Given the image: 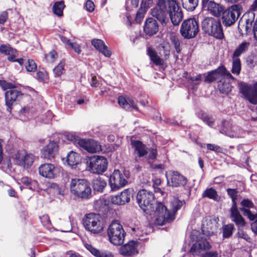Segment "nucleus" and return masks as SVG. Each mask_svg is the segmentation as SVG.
Listing matches in <instances>:
<instances>
[{
    "instance_id": "nucleus-1",
    "label": "nucleus",
    "mask_w": 257,
    "mask_h": 257,
    "mask_svg": "<svg viewBox=\"0 0 257 257\" xmlns=\"http://www.w3.org/2000/svg\"><path fill=\"white\" fill-rule=\"evenodd\" d=\"M218 223L216 220L210 216L204 218L202 220V237L200 236L197 241L192 245L190 249V253L193 255H199L201 251L208 250L211 248L207 238H204L203 236L206 235L208 237L213 234L218 227Z\"/></svg>"
},
{
    "instance_id": "nucleus-2",
    "label": "nucleus",
    "mask_w": 257,
    "mask_h": 257,
    "mask_svg": "<svg viewBox=\"0 0 257 257\" xmlns=\"http://www.w3.org/2000/svg\"><path fill=\"white\" fill-rule=\"evenodd\" d=\"M184 203V201L174 198L171 202V211H168L162 203H157L153 215L155 224L163 225L173 221L175 219L176 213L181 208Z\"/></svg>"
},
{
    "instance_id": "nucleus-3",
    "label": "nucleus",
    "mask_w": 257,
    "mask_h": 257,
    "mask_svg": "<svg viewBox=\"0 0 257 257\" xmlns=\"http://www.w3.org/2000/svg\"><path fill=\"white\" fill-rule=\"evenodd\" d=\"M150 13L152 16H183L181 9L175 0H158Z\"/></svg>"
},
{
    "instance_id": "nucleus-4",
    "label": "nucleus",
    "mask_w": 257,
    "mask_h": 257,
    "mask_svg": "<svg viewBox=\"0 0 257 257\" xmlns=\"http://www.w3.org/2000/svg\"><path fill=\"white\" fill-rule=\"evenodd\" d=\"M0 86L4 89H9L5 92V101L8 110L10 111L13 106L22 98L24 94L15 84L5 80H0Z\"/></svg>"
},
{
    "instance_id": "nucleus-5",
    "label": "nucleus",
    "mask_w": 257,
    "mask_h": 257,
    "mask_svg": "<svg viewBox=\"0 0 257 257\" xmlns=\"http://www.w3.org/2000/svg\"><path fill=\"white\" fill-rule=\"evenodd\" d=\"M70 188L71 192L79 198L88 199L91 197V189L89 182L86 179H71Z\"/></svg>"
},
{
    "instance_id": "nucleus-6",
    "label": "nucleus",
    "mask_w": 257,
    "mask_h": 257,
    "mask_svg": "<svg viewBox=\"0 0 257 257\" xmlns=\"http://www.w3.org/2000/svg\"><path fill=\"white\" fill-rule=\"evenodd\" d=\"M202 28L206 34L216 39H221L223 38L221 23L213 17H205L202 22Z\"/></svg>"
},
{
    "instance_id": "nucleus-7",
    "label": "nucleus",
    "mask_w": 257,
    "mask_h": 257,
    "mask_svg": "<svg viewBox=\"0 0 257 257\" xmlns=\"http://www.w3.org/2000/svg\"><path fill=\"white\" fill-rule=\"evenodd\" d=\"M84 228L93 234H98L102 231L104 224L101 216L97 214L89 213L83 219Z\"/></svg>"
},
{
    "instance_id": "nucleus-8",
    "label": "nucleus",
    "mask_w": 257,
    "mask_h": 257,
    "mask_svg": "<svg viewBox=\"0 0 257 257\" xmlns=\"http://www.w3.org/2000/svg\"><path fill=\"white\" fill-rule=\"evenodd\" d=\"M107 234L110 242L113 244L119 245L123 243L125 233L118 221L114 220L110 224Z\"/></svg>"
},
{
    "instance_id": "nucleus-9",
    "label": "nucleus",
    "mask_w": 257,
    "mask_h": 257,
    "mask_svg": "<svg viewBox=\"0 0 257 257\" xmlns=\"http://www.w3.org/2000/svg\"><path fill=\"white\" fill-rule=\"evenodd\" d=\"M227 192L228 195L231 197L232 204L230 209V217L232 221L238 227H243L245 225V221L240 213L237 208L236 200L237 199V194L238 191L235 189H227Z\"/></svg>"
},
{
    "instance_id": "nucleus-10",
    "label": "nucleus",
    "mask_w": 257,
    "mask_h": 257,
    "mask_svg": "<svg viewBox=\"0 0 257 257\" xmlns=\"http://www.w3.org/2000/svg\"><path fill=\"white\" fill-rule=\"evenodd\" d=\"M137 201L140 207L148 213L153 208V205L155 202L154 195L152 192L143 189L138 193Z\"/></svg>"
},
{
    "instance_id": "nucleus-11",
    "label": "nucleus",
    "mask_w": 257,
    "mask_h": 257,
    "mask_svg": "<svg viewBox=\"0 0 257 257\" xmlns=\"http://www.w3.org/2000/svg\"><path fill=\"white\" fill-rule=\"evenodd\" d=\"M182 36L186 39L194 38L199 31V26L194 17L190 18L184 21L180 28Z\"/></svg>"
},
{
    "instance_id": "nucleus-12",
    "label": "nucleus",
    "mask_w": 257,
    "mask_h": 257,
    "mask_svg": "<svg viewBox=\"0 0 257 257\" xmlns=\"http://www.w3.org/2000/svg\"><path fill=\"white\" fill-rule=\"evenodd\" d=\"M88 170L94 174H101L106 171L108 162L102 156H93L87 161Z\"/></svg>"
},
{
    "instance_id": "nucleus-13",
    "label": "nucleus",
    "mask_w": 257,
    "mask_h": 257,
    "mask_svg": "<svg viewBox=\"0 0 257 257\" xmlns=\"http://www.w3.org/2000/svg\"><path fill=\"white\" fill-rule=\"evenodd\" d=\"M15 163L25 168H28L32 166L35 156L32 154H28L24 150L19 151L13 156Z\"/></svg>"
},
{
    "instance_id": "nucleus-14",
    "label": "nucleus",
    "mask_w": 257,
    "mask_h": 257,
    "mask_svg": "<svg viewBox=\"0 0 257 257\" xmlns=\"http://www.w3.org/2000/svg\"><path fill=\"white\" fill-rule=\"evenodd\" d=\"M240 92L252 104H257V82L252 85L240 84Z\"/></svg>"
},
{
    "instance_id": "nucleus-15",
    "label": "nucleus",
    "mask_w": 257,
    "mask_h": 257,
    "mask_svg": "<svg viewBox=\"0 0 257 257\" xmlns=\"http://www.w3.org/2000/svg\"><path fill=\"white\" fill-rule=\"evenodd\" d=\"M240 205V210L249 220L253 221L257 218V209L251 200L246 198L243 199Z\"/></svg>"
},
{
    "instance_id": "nucleus-16",
    "label": "nucleus",
    "mask_w": 257,
    "mask_h": 257,
    "mask_svg": "<svg viewBox=\"0 0 257 257\" xmlns=\"http://www.w3.org/2000/svg\"><path fill=\"white\" fill-rule=\"evenodd\" d=\"M127 183L124 175L118 170H115L110 175L109 183L112 190H117L125 186Z\"/></svg>"
},
{
    "instance_id": "nucleus-17",
    "label": "nucleus",
    "mask_w": 257,
    "mask_h": 257,
    "mask_svg": "<svg viewBox=\"0 0 257 257\" xmlns=\"http://www.w3.org/2000/svg\"><path fill=\"white\" fill-rule=\"evenodd\" d=\"M79 145L88 152L95 153L101 150V146L93 140L80 139L78 141Z\"/></svg>"
},
{
    "instance_id": "nucleus-18",
    "label": "nucleus",
    "mask_w": 257,
    "mask_h": 257,
    "mask_svg": "<svg viewBox=\"0 0 257 257\" xmlns=\"http://www.w3.org/2000/svg\"><path fill=\"white\" fill-rule=\"evenodd\" d=\"M167 183L170 186L179 187L187 184L186 178L177 171L170 172L169 178L167 177Z\"/></svg>"
},
{
    "instance_id": "nucleus-19",
    "label": "nucleus",
    "mask_w": 257,
    "mask_h": 257,
    "mask_svg": "<svg viewBox=\"0 0 257 257\" xmlns=\"http://www.w3.org/2000/svg\"><path fill=\"white\" fill-rule=\"evenodd\" d=\"M39 172L41 176L47 179L54 178L57 175V169L52 164H42L39 168Z\"/></svg>"
},
{
    "instance_id": "nucleus-20",
    "label": "nucleus",
    "mask_w": 257,
    "mask_h": 257,
    "mask_svg": "<svg viewBox=\"0 0 257 257\" xmlns=\"http://www.w3.org/2000/svg\"><path fill=\"white\" fill-rule=\"evenodd\" d=\"M58 150V145L54 142H50L42 150V156L45 159L50 160L54 158Z\"/></svg>"
},
{
    "instance_id": "nucleus-21",
    "label": "nucleus",
    "mask_w": 257,
    "mask_h": 257,
    "mask_svg": "<svg viewBox=\"0 0 257 257\" xmlns=\"http://www.w3.org/2000/svg\"><path fill=\"white\" fill-rule=\"evenodd\" d=\"M203 11H208L213 16H223L225 12L224 8L220 4H216L214 2L210 1L205 9Z\"/></svg>"
},
{
    "instance_id": "nucleus-22",
    "label": "nucleus",
    "mask_w": 257,
    "mask_h": 257,
    "mask_svg": "<svg viewBox=\"0 0 257 257\" xmlns=\"http://www.w3.org/2000/svg\"><path fill=\"white\" fill-rule=\"evenodd\" d=\"M137 246L135 241H130L120 248L119 253L124 256L134 255L138 253Z\"/></svg>"
},
{
    "instance_id": "nucleus-23",
    "label": "nucleus",
    "mask_w": 257,
    "mask_h": 257,
    "mask_svg": "<svg viewBox=\"0 0 257 257\" xmlns=\"http://www.w3.org/2000/svg\"><path fill=\"white\" fill-rule=\"evenodd\" d=\"M92 45L98 51L101 53L104 56L110 57L111 52L108 48L105 45L104 42L98 39H93L91 41Z\"/></svg>"
},
{
    "instance_id": "nucleus-24",
    "label": "nucleus",
    "mask_w": 257,
    "mask_h": 257,
    "mask_svg": "<svg viewBox=\"0 0 257 257\" xmlns=\"http://www.w3.org/2000/svg\"><path fill=\"white\" fill-rule=\"evenodd\" d=\"M132 196L131 191L129 189H125L119 195H116L112 197V203L117 205H122L128 202Z\"/></svg>"
},
{
    "instance_id": "nucleus-25",
    "label": "nucleus",
    "mask_w": 257,
    "mask_h": 257,
    "mask_svg": "<svg viewBox=\"0 0 257 257\" xmlns=\"http://www.w3.org/2000/svg\"><path fill=\"white\" fill-rule=\"evenodd\" d=\"M144 31L147 35L151 36L158 31V24L156 20L152 17L148 18L146 21Z\"/></svg>"
},
{
    "instance_id": "nucleus-26",
    "label": "nucleus",
    "mask_w": 257,
    "mask_h": 257,
    "mask_svg": "<svg viewBox=\"0 0 257 257\" xmlns=\"http://www.w3.org/2000/svg\"><path fill=\"white\" fill-rule=\"evenodd\" d=\"M220 132L230 138H241L244 134V132L242 129L236 126H231L229 129L223 128Z\"/></svg>"
},
{
    "instance_id": "nucleus-27",
    "label": "nucleus",
    "mask_w": 257,
    "mask_h": 257,
    "mask_svg": "<svg viewBox=\"0 0 257 257\" xmlns=\"http://www.w3.org/2000/svg\"><path fill=\"white\" fill-rule=\"evenodd\" d=\"M118 102L121 107L126 110H131L132 108L137 110V107L132 98L119 96Z\"/></svg>"
},
{
    "instance_id": "nucleus-28",
    "label": "nucleus",
    "mask_w": 257,
    "mask_h": 257,
    "mask_svg": "<svg viewBox=\"0 0 257 257\" xmlns=\"http://www.w3.org/2000/svg\"><path fill=\"white\" fill-rule=\"evenodd\" d=\"M85 247L96 257H113V255L110 252L98 250L90 244H86Z\"/></svg>"
},
{
    "instance_id": "nucleus-29",
    "label": "nucleus",
    "mask_w": 257,
    "mask_h": 257,
    "mask_svg": "<svg viewBox=\"0 0 257 257\" xmlns=\"http://www.w3.org/2000/svg\"><path fill=\"white\" fill-rule=\"evenodd\" d=\"M242 8L239 5H234L225 10L223 16H240Z\"/></svg>"
},
{
    "instance_id": "nucleus-30",
    "label": "nucleus",
    "mask_w": 257,
    "mask_h": 257,
    "mask_svg": "<svg viewBox=\"0 0 257 257\" xmlns=\"http://www.w3.org/2000/svg\"><path fill=\"white\" fill-rule=\"evenodd\" d=\"M132 145L135 148V152L138 154L140 157H143L147 154V148L141 142L139 141H133Z\"/></svg>"
},
{
    "instance_id": "nucleus-31",
    "label": "nucleus",
    "mask_w": 257,
    "mask_h": 257,
    "mask_svg": "<svg viewBox=\"0 0 257 257\" xmlns=\"http://www.w3.org/2000/svg\"><path fill=\"white\" fill-rule=\"evenodd\" d=\"M254 17L252 18L251 19H245L244 21H243V17H241L238 22V29L239 32L242 31L243 29H244L246 33L247 34L248 30H250L252 27V23L253 21V19Z\"/></svg>"
},
{
    "instance_id": "nucleus-32",
    "label": "nucleus",
    "mask_w": 257,
    "mask_h": 257,
    "mask_svg": "<svg viewBox=\"0 0 257 257\" xmlns=\"http://www.w3.org/2000/svg\"><path fill=\"white\" fill-rule=\"evenodd\" d=\"M106 184V181L100 177L93 179L92 182V185L94 190L100 192L103 191Z\"/></svg>"
},
{
    "instance_id": "nucleus-33",
    "label": "nucleus",
    "mask_w": 257,
    "mask_h": 257,
    "mask_svg": "<svg viewBox=\"0 0 257 257\" xmlns=\"http://www.w3.org/2000/svg\"><path fill=\"white\" fill-rule=\"evenodd\" d=\"M147 54L150 58L155 65H160L162 64L163 61L162 59L158 55L156 51L152 47H148L147 49Z\"/></svg>"
},
{
    "instance_id": "nucleus-34",
    "label": "nucleus",
    "mask_w": 257,
    "mask_h": 257,
    "mask_svg": "<svg viewBox=\"0 0 257 257\" xmlns=\"http://www.w3.org/2000/svg\"><path fill=\"white\" fill-rule=\"evenodd\" d=\"M67 161L69 166L73 167L79 164L80 156L76 153L71 151L67 155Z\"/></svg>"
},
{
    "instance_id": "nucleus-35",
    "label": "nucleus",
    "mask_w": 257,
    "mask_h": 257,
    "mask_svg": "<svg viewBox=\"0 0 257 257\" xmlns=\"http://www.w3.org/2000/svg\"><path fill=\"white\" fill-rule=\"evenodd\" d=\"M249 43L248 42H244L240 44L237 48L235 50L232 58H239L238 57L246 51L247 49Z\"/></svg>"
},
{
    "instance_id": "nucleus-36",
    "label": "nucleus",
    "mask_w": 257,
    "mask_h": 257,
    "mask_svg": "<svg viewBox=\"0 0 257 257\" xmlns=\"http://www.w3.org/2000/svg\"><path fill=\"white\" fill-rule=\"evenodd\" d=\"M183 8L188 11H194L198 5V0H181Z\"/></svg>"
},
{
    "instance_id": "nucleus-37",
    "label": "nucleus",
    "mask_w": 257,
    "mask_h": 257,
    "mask_svg": "<svg viewBox=\"0 0 257 257\" xmlns=\"http://www.w3.org/2000/svg\"><path fill=\"white\" fill-rule=\"evenodd\" d=\"M202 197H207L209 199L216 201L218 199V195L216 191L212 188L206 189L202 194Z\"/></svg>"
},
{
    "instance_id": "nucleus-38",
    "label": "nucleus",
    "mask_w": 257,
    "mask_h": 257,
    "mask_svg": "<svg viewBox=\"0 0 257 257\" xmlns=\"http://www.w3.org/2000/svg\"><path fill=\"white\" fill-rule=\"evenodd\" d=\"M241 71V62L239 58H232L231 72L233 74L238 75Z\"/></svg>"
},
{
    "instance_id": "nucleus-39",
    "label": "nucleus",
    "mask_w": 257,
    "mask_h": 257,
    "mask_svg": "<svg viewBox=\"0 0 257 257\" xmlns=\"http://www.w3.org/2000/svg\"><path fill=\"white\" fill-rule=\"evenodd\" d=\"M234 230V227L232 224H228L222 226L223 237L229 238L232 234Z\"/></svg>"
},
{
    "instance_id": "nucleus-40",
    "label": "nucleus",
    "mask_w": 257,
    "mask_h": 257,
    "mask_svg": "<svg viewBox=\"0 0 257 257\" xmlns=\"http://www.w3.org/2000/svg\"><path fill=\"white\" fill-rule=\"evenodd\" d=\"M64 8L65 5L63 1L57 2L53 5V12L58 16H62L63 10Z\"/></svg>"
},
{
    "instance_id": "nucleus-41",
    "label": "nucleus",
    "mask_w": 257,
    "mask_h": 257,
    "mask_svg": "<svg viewBox=\"0 0 257 257\" xmlns=\"http://www.w3.org/2000/svg\"><path fill=\"white\" fill-rule=\"evenodd\" d=\"M198 116L204 122H205L208 126H212L214 122V119L202 112L198 113Z\"/></svg>"
},
{
    "instance_id": "nucleus-42",
    "label": "nucleus",
    "mask_w": 257,
    "mask_h": 257,
    "mask_svg": "<svg viewBox=\"0 0 257 257\" xmlns=\"http://www.w3.org/2000/svg\"><path fill=\"white\" fill-rule=\"evenodd\" d=\"M143 17H124L123 22L127 27H130L135 23H140L143 21Z\"/></svg>"
},
{
    "instance_id": "nucleus-43",
    "label": "nucleus",
    "mask_w": 257,
    "mask_h": 257,
    "mask_svg": "<svg viewBox=\"0 0 257 257\" xmlns=\"http://www.w3.org/2000/svg\"><path fill=\"white\" fill-rule=\"evenodd\" d=\"M25 66L28 72H34L37 70V65L32 59H27L25 63Z\"/></svg>"
},
{
    "instance_id": "nucleus-44",
    "label": "nucleus",
    "mask_w": 257,
    "mask_h": 257,
    "mask_svg": "<svg viewBox=\"0 0 257 257\" xmlns=\"http://www.w3.org/2000/svg\"><path fill=\"white\" fill-rule=\"evenodd\" d=\"M149 8V5L146 0H143L140 9H139L136 16H143L148 11Z\"/></svg>"
},
{
    "instance_id": "nucleus-45",
    "label": "nucleus",
    "mask_w": 257,
    "mask_h": 257,
    "mask_svg": "<svg viewBox=\"0 0 257 257\" xmlns=\"http://www.w3.org/2000/svg\"><path fill=\"white\" fill-rule=\"evenodd\" d=\"M219 74V69H217L211 72H209L205 78V81L210 83L215 80Z\"/></svg>"
},
{
    "instance_id": "nucleus-46",
    "label": "nucleus",
    "mask_w": 257,
    "mask_h": 257,
    "mask_svg": "<svg viewBox=\"0 0 257 257\" xmlns=\"http://www.w3.org/2000/svg\"><path fill=\"white\" fill-rule=\"evenodd\" d=\"M65 62L61 61L59 64L53 69V72L56 77L60 76L64 70Z\"/></svg>"
},
{
    "instance_id": "nucleus-47",
    "label": "nucleus",
    "mask_w": 257,
    "mask_h": 257,
    "mask_svg": "<svg viewBox=\"0 0 257 257\" xmlns=\"http://www.w3.org/2000/svg\"><path fill=\"white\" fill-rule=\"evenodd\" d=\"M222 23L226 27L230 26L237 20L238 17H222Z\"/></svg>"
},
{
    "instance_id": "nucleus-48",
    "label": "nucleus",
    "mask_w": 257,
    "mask_h": 257,
    "mask_svg": "<svg viewBox=\"0 0 257 257\" xmlns=\"http://www.w3.org/2000/svg\"><path fill=\"white\" fill-rule=\"evenodd\" d=\"M171 41L174 46L176 52L178 54L180 53L181 50L180 47L181 42H180L177 37L175 36L171 38Z\"/></svg>"
},
{
    "instance_id": "nucleus-49",
    "label": "nucleus",
    "mask_w": 257,
    "mask_h": 257,
    "mask_svg": "<svg viewBox=\"0 0 257 257\" xmlns=\"http://www.w3.org/2000/svg\"><path fill=\"white\" fill-rule=\"evenodd\" d=\"M57 52L54 50H52L45 55V58L48 62H53L57 59Z\"/></svg>"
},
{
    "instance_id": "nucleus-50",
    "label": "nucleus",
    "mask_w": 257,
    "mask_h": 257,
    "mask_svg": "<svg viewBox=\"0 0 257 257\" xmlns=\"http://www.w3.org/2000/svg\"><path fill=\"white\" fill-rule=\"evenodd\" d=\"M14 50L9 45H2L0 46V52L6 55H11Z\"/></svg>"
},
{
    "instance_id": "nucleus-51",
    "label": "nucleus",
    "mask_w": 257,
    "mask_h": 257,
    "mask_svg": "<svg viewBox=\"0 0 257 257\" xmlns=\"http://www.w3.org/2000/svg\"><path fill=\"white\" fill-rule=\"evenodd\" d=\"M219 69V73L221 75H224L226 76L227 78H230L231 79H233L234 78L230 74V73L226 70L225 67L224 66L220 67L218 68Z\"/></svg>"
},
{
    "instance_id": "nucleus-52",
    "label": "nucleus",
    "mask_w": 257,
    "mask_h": 257,
    "mask_svg": "<svg viewBox=\"0 0 257 257\" xmlns=\"http://www.w3.org/2000/svg\"><path fill=\"white\" fill-rule=\"evenodd\" d=\"M231 90V86L228 83L222 84L221 86H219V90L221 93H228Z\"/></svg>"
},
{
    "instance_id": "nucleus-53",
    "label": "nucleus",
    "mask_w": 257,
    "mask_h": 257,
    "mask_svg": "<svg viewBox=\"0 0 257 257\" xmlns=\"http://www.w3.org/2000/svg\"><path fill=\"white\" fill-rule=\"evenodd\" d=\"M68 46L78 54L81 53V50L80 49V46L76 42H71L69 43Z\"/></svg>"
},
{
    "instance_id": "nucleus-54",
    "label": "nucleus",
    "mask_w": 257,
    "mask_h": 257,
    "mask_svg": "<svg viewBox=\"0 0 257 257\" xmlns=\"http://www.w3.org/2000/svg\"><path fill=\"white\" fill-rule=\"evenodd\" d=\"M84 8L87 11L92 12L94 10L95 6L92 1L87 0L85 4Z\"/></svg>"
},
{
    "instance_id": "nucleus-55",
    "label": "nucleus",
    "mask_w": 257,
    "mask_h": 257,
    "mask_svg": "<svg viewBox=\"0 0 257 257\" xmlns=\"http://www.w3.org/2000/svg\"><path fill=\"white\" fill-rule=\"evenodd\" d=\"M65 138L66 139L71 142H76L77 141H79V140H78V137L74 134L73 133H67L65 135Z\"/></svg>"
},
{
    "instance_id": "nucleus-56",
    "label": "nucleus",
    "mask_w": 257,
    "mask_h": 257,
    "mask_svg": "<svg viewBox=\"0 0 257 257\" xmlns=\"http://www.w3.org/2000/svg\"><path fill=\"white\" fill-rule=\"evenodd\" d=\"M237 236L238 237L243 238L247 242L251 241V238L243 230H239L237 233Z\"/></svg>"
},
{
    "instance_id": "nucleus-57",
    "label": "nucleus",
    "mask_w": 257,
    "mask_h": 257,
    "mask_svg": "<svg viewBox=\"0 0 257 257\" xmlns=\"http://www.w3.org/2000/svg\"><path fill=\"white\" fill-rule=\"evenodd\" d=\"M37 79L40 81H44L47 78V74L46 72L39 71L37 73Z\"/></svg>"
},
{
    "instance_id": "nucleus-58",
    "label": "nucleus",
    "mask_w": 257,
    "mask_h": 257,
    "mask_svg": "<svg viewBox=\"0 0 257 257\" xmlns=\"http://www.w3.org/2000/svg\"><path fill=\"white\" fill-rule=\"evenodd\" d=\"M207 149L216 152H220L221 149L220 147L211 144H207L206 145Z\"/></svg>"
},
{
    "instance_id": "nucleus-59",
    "label": "nucleus",
    "mask_w": 257,
    "mask_h": 257,
    "mask_svg": "<svg viewBox=\"0 0 257 257\" xmlns=\"http://www.w3.org/2000/svg\"><path fill=\"white\" fill-rule=\"evenodd\" d=\"M256 57L254 56H250L247 59V63L249 67H253L256 64Z\"/></svg>"
},
{
    "instance_id": "nucleus-60",
    "label": "nucleus",
    "mask_w": 257,
    "mask_h": 257,
    "mask_svg": "<svg viewBox=\"0 0 257 257\" xmlns=\"http://www.w3.org/2000/svg\"><path fill=\"white\" fill-rule=\"evenodd\" d=\"M41 222L44 225H47L50 224L51 221L48 215H44L40 217Z\"/></svg>"
},
{
    "instance_id": "nucleus-61",
    "label": "nucleus",
    "mask_w": 257,
    "mask_h": 257,
    "mask_svg": "<svg viewBox=\"0 0 257 257\" xmlns=\"http://www.w3.org/2000/svg\"><path fill=\"white\" fill-rule=\"evenodd\" d=\"M9 56L8 57V60L11 62H16V58L18 56V52L16 50H14V51L13 52H11V55H8Z\"/></svg>"
},
{
    "instance_id": "nucleus-62",
    "label": "nucleus",
    "mask_w": 257,
    "mask_h": 257,
    "mask_svg": "<svg viewBox=\"0 0 257 257\" xmlns=\"http://www.w3.org/2000/svg\"><path fill=\"white\" fill-rule=\"evenodd\" d=\"M157 154V150L155 149H152L150 150L149 155L148 156L149 160H154L156 158Z\"/></svg>"
},
{
    "instance_id": "nucleus-63",
    "label": "nucleus",
    "mask_w": 257,
    "mask_h": 257,
    "mask_svg": "<svg viewBox=\"0 0 257 257\" xmlns=\"http://www.w3.org/2000/svg\"><path fill=\"white\" fill-rule=\"evenodd\" d=\"M171 19L172 24L174 26H178L182 20V17H169Z\"/></svg>"
},
{
    "instance_id": "nucleus-64",
    "label": "nucleus",
    "mask_w": 257,
    "mask_h": 257,
    "mask_svg": "<svg viewBox=\"0 0 257 257\" xmlns=\"http://www.w3.org/2000/svg\"><path fill=\"white\" fill-rule=\"evenodd\" d=\"M202 257H219L217 252H208L204 254Z\"/></svg>"
}]
</instances>
